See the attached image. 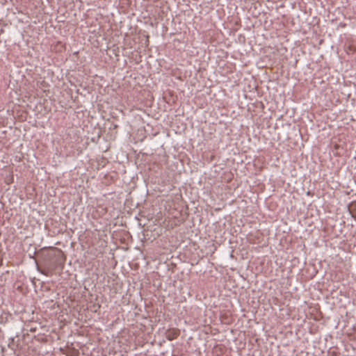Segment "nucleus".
Instances as JSON below:
<instances>
[{
    "label": "nucleus",
    "mask_w": 356,
    "mask_h": 356,
    "mask_svg": "<svg viewBox=\"0 0 356 356\" xmlns=\"http://www.w3.org/2000/svg\"><path fill=\"white\" fill-rule=\"evenodd\" d=\"M61 254L58 253L57 255H54L53 257L54 261L50 262L49 264H47V267L45 269H38V270L47 275L50 276L52 275L53 271L60 265L63 263V261H61Z\"/></svg>",
    "instance_id": "nucleus-1"
},
{
    "label": "nucleus",
    "mask_w": 356,
    "mask_h": 356,
    "mask_svg": "<svg viewBox=\"0 0 356 356\" xmlns=\"http://www.w3.org/2000/svg\"><path fill=\"white\" fill-rule=\"evenodd\" d=\"M179 335V330L177 329L168 330L165 333V337L169 341H172L178 337Z\"/></svg>",
    "instance_id": "nucleus-2"
}]
</instances>
